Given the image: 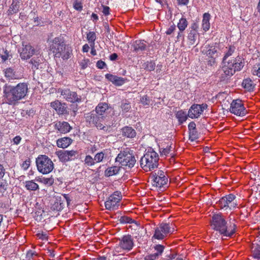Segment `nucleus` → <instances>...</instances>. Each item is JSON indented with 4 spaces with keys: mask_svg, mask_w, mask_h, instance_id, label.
Returning <instances> with one entry per match:
<instances>
[{
    "mask_svg": "<svg viewBox=\"0 0 260 260\" xmlns=\"http://www.w3.org/2000/svg\"><path fill=\"white\" fill-rule=\"evenodd\" d=\"M165 247L161 245L158 244L154 246V249L156 251V252L154 253L155 255H157V257L158 258L160 256L164 251Z\"/></svg>",
    "mask_w": 260,
    "mask_h": 260,
    "instance_id": "43",
    "label": "nucleus"
},
{
    "mask_svg": "<svg viewBox=\"0 0 260 260\" xmlns=\"http://www.w3.org/2000/svg\"><path fill=\"white\" fill-rule=\"evenodd\" d=\"M150 101V99L147 95H144L141 99V102L143 105H149Z\"/></svg>",
    "mask_w": 260,
    "mask_h": 260,
    "instance_id": "56",
    "label": "nucleus"
},
{
    "mask_svg": "<svg viewBox=\"0 0 260 260\" xmlns=\"http://www.w3.org/2000/svg\"><path fill=\"white\" fill-rule=\"evenodd\" d=\"M45 59L40 53L35 54L29 61L31 69L35 72L37 70L42 69Z\"/></svg>",
    "mask_w": 260,
    "mask_h": 260,
    "instance_id": "16",
    "label": "nucleus"
},
{
    "mask_svg": "<svg viewBox=\"0 0 260 260\" xmlns=\"http://www.w3.org/2000/svg\"><path fill=\"white\" fill-rule=\"evenodd\" d=\"M37 254L35 251L29 250L26 254V260H35L34 257L37 256Z\"/></svg>",
    "mask_w": 260,
    "mask_h": 260,
    "instance_id": "51",
    "label": "nucleus"
},
{
    "mask_svg": "<svg viewBox=\"0 0 260 260\" xmlns=\"http://www.w3.org/2000/svg\"><path fill=\"white\" fill-rule=\"evenodd\" d=\"M71 201L67 194L55 196L51 200V209L53 210L60 211L66 204L68 206Z\"/></svg>",
    "mask_w": 260,
    "mask_h": 260,
    "instance_id": "10",
    "label": "nucleus"
},
{
    "mask_svg": "<svg viewBox=\"0 0 260 260\" xmlns=\"http://www.w3.org/2000/svg\"><path fill=\"white\" fill-rule=\"evenodd\" d=\"M30 163V161L29 159H27V160H25L24 161H23V162L22 163V164L21 165V167H22V168H23V169L24 170H26L29 167Z\"/></svg>",
    "mask_w": 260,
    "mask_h": 260,
    "instance_id": "60",
    "label": "nucleus"
},
{
    "mask_svg": "<svg viewBox=\"0 0 260 260\" xmlns=\"http://www.w3.org/2000/svg\"><path fill=\"white\" fill-rule=\"evenodd\" d=\"M96 67L99 69H103L106 67V64L104 61L100 60L96 62Z\"/></svg>",
    "mask_w": 260,
    "mask_h": 260,
    "instance_id": "59",
    "label": "nucleus"
},
{
    "mask_svg": "<svg viewBox=\"0 0 260 260\" xmlns=\"http://www.w3.org/2000/svg\"><path fill=\"white\" fill-rule=\"evenodd\" d=\"M11 57V54L7 50L4 51V54L1 55V58L3 62L6 61L8 59H10Z\"/></svg>",
    "mask_w": 260,
    "mask_h": 260,
    "instance_id": "48",
    "label": "nucleus"
},
{
    "mask_svg": "<svg viewBox=\"0 0 260 260\" xmlns=\"http://www.w3.org/2000/svg\"><path fill=\"white\" fill-rule=\"evenodd\" d=\"M121 198L122 196L120 192L118 191L114 192L105 203L106 209L109 210H114Z\"/></svg>",
    "mask_w": 260,
    "mask_h": 260,
    "instance_id": "14",
    "label": "nucleus"
},
{
    "mask_svg": "<svg viewBox=\"0 0 260 260\" xmlns=\"http://www.w3.org/2000/svg\"><path fill=\"white\" fill-rule=\"evenodd\" d=\"M38 171L43 174H47L53 170L54 164L46 155H39L36 160Z\"/></svg>",
    "mask_w": 260,
    "mask_h": 260,
    "instance_id": "6",
    "label": "nucleus"
},
{
    "mask_svg": "<svg viewBox=\"0 0 260 260\" xmlns=\"http://www.w3.org/2000/svg\"><path fill=\"white\" fill-rule=\"evenodd\" d=\"M56 154L59 159L62 162L69 161V159L68 158L67 150H61L56 152Z\"/></svg>",
    "mask_w": 260,
    "mask_h": 260,
    "instance_id": "37",
    "label": "nucleus"
},
{
    "mask_svg": "<svg viewBox=\"0 0 260 260\" xmlns=\"http://www.w3.org/2000/svg\"><path fill=\"white\" fill-rule=\"evenodd\" d=\"M235 199V195L230 194L220 199L216 204L220 209L228 212L235 209L237 205Z\"/></svg>",
    "mask_w": 260,
    "mask_h": 260,
    "instance_id": "8",
    "label": "nucleus"
},
{
    "mask_svg": "<svg viewBox=\"0 0 260 260\" xmlns=\"http://www.w3.org/2000/svg\"><path fill=\"white\" fill-rule=\"evenodd\" d=\"M159 157L158 154L150 148L146 152L140 160L141 168L146 171H150L158 167Z\"/></svg>",
    "mask_w": 260,
    "mask_h": 260,
    "instance_id": "4",
    "label": "nucleus"
},
{
    "mask_svg": "<svg viewBox=\"0 0 260 260\" xmlns=\"http://www.w3.org/2000/svg\"><path fill=\"white\" fill-rule=\"evenodd\" d=\"M210 59L208 61V65L210 66H213L216 64V57H210Z\"/></svg>",
    "mask_w": 260,
    "mask_h": 260,
    "instance_id": "62",
    "label": "nucleus"
},
{
    "mask_svg": "<svg viewBox=\"0 0 260 260\" xmlns=\"http://www.w3.org/2000/svg\"><path fill=\"white\" fill-rule=\"evenodd\" d=\"M121 108L123 112H127L131 109V106L129 103H125L121 104Z\"/></svg>",
    "mask_w": 260,
    "mask_h": 260,
    "instance_id": "52",
    "label": "nucleus"
},
{
    "mask_svg": "<svg viewBox=\"0 0 260 260\" xmlns=\"http://www.w3.org/2000/svg\"><path fill=\"white\" fill-rule=\"evenodd\" d=\"M230 111L237 116H243L247 113L241 100L237 99L233 101L231 104Z\"/></svg>",
    "mask_w": 260,
    "mask_h": 260,
    "instance_id": "12",
    "label": "nucleus"
},
{
    "mask_svg": "<svg viewBox=\"0 0 260 260\" xmlns=\"http://www.w3.org/2000/svg\"><path fill=\"white\" fill-rule=\"evenodd\" d=\"M109 109L108 104L106 103H101L98 104L96 107L95 110L94 111L99 116H103V119L106 116V111Z\"/></svg>",
    "mask_w": 260,
    "mask_h": 260,
    "instance_id": "23",
    "label": "nucleus"
},
{
    "mask_svg": "<svg viewBox=\"0 0 260 260\" xmlns=\"http://www.w3.org/2000/svg\"><path fill=\"white\" fill-rule=\"evenodd\" d=\"M158 258L154 253L148 254L144 257V260H157Z\"/></svg>",
    "mask_w": 260,
    "mask_h": 260,
    "instance_id": "53",
    "label": "nucleus"
},
{
    "mask_svg": "<svg viewBox=\"0 0 260 260\" xmlns=\"http://www.w3.org/2000/svg\"><path fill=\"white\" fill-rule=\"evenodd\" d=\"M175 228L172 223L162 222L155 228L153 238L162 240L168 235L173 234Z\"/></svg>",
    "mask_w": 260,
    "mask_h": 260,
    "instance_id": "7",
    "label": "nucleus"
},
{
    "mask_svg": "<svg viewBox=\"0 0 260 260\" xmlns=\"http://www.w3.org/2000/svg\"><path fill=\"white\" fill-rule=\"evenodd\" d=\"M120 168L121 167L116 166L108 167L105 171V175L107 177H110L117 175L119 173Z\"/></svg>",
    "mask_w": 260,
    "mask_h": 260,
    "instance_id": "28",
    "label": "nucleus"
},
{
    "mask_svg": "<svg viewBox=\"0 0 260 260\" xmlns=\"http://www.w3.org/2000/svg\"><path fill=\"white\" fill-rule=\"evenodd\" d=\"M105 157V154L103 151L97 153L94 157L95 164L102 162Z\"/></svg>",
    "mask_w": 260,
    "mask_h": 260,
    "instance_id": "41",
    "label": "nucleus"
},
{
    "mask_svg": "<svg viewBox=\"0 0 260 260\" xmlns=\"http://www.w3.org/2000/svg\"><path fill=\"white\" fill-rule=\"evenodd\" d=\"M5 76L8 80H12L18 79V77L14 70L11 68H9L4 71Z\"/></svg>",
    "mask_w": 260,
    "mask_h": 260,
    "instance_id": "30",
    "label": "nucleus"
},
{
    "mask_svg": "<svg viewBox=\"0 0 260 260\" xmlns=\"http://www.w3.org/2000/svg\"><path fill=\"white\" fill-rule=\"evenodd\" d=\"M35 54L34 48L30 45H26L24 46L20 55L22 59H27L31 57Z\"/></svg>",
    "mask_w": 260,
    "mask_h": 260,
    "instance_id": "20",
    "label": "nucleus"
},
{
    "mask_svg": "<svg viewBox=\"0 0 260 260\" xmlns=\"http://www.w3.org/2000/svg\"><path fill=\"white\" fill-rule=\"evenodd\" d=\"M121 132L123 137L128 138H133L136 136V131L130 126H124L121 129Z\"/></svg>",
    "mask_w": 260,
    "mask_h": 260,
    "instance_id": "24",
    "label": "nucleus"
},
{
    "mask_svg": "<svg viewBox=\"0 0 260 260\" xmlns=\"http://www.w3.org/2000/svg\"><path fill=\"white\" fill-rule=\"evenodd\" d=\"M155 63L153 61H147L143 64V68L149 71H153L155 69Z\"/></svg>",
    "mask_w": 260,
    "mask_h": 260,
    "instance_id": "40",
    "label": "nucleus"
},
{
    "mask_svg": "<svg viewBox=\"0 0 260 260\" xmlns=\"http://www.w3.org/2000/svg\"><path fill=\"white\" fill-rule=\"evenodd\" d=\"M28 92V85L25 83H19L16 86L6 84L3 87L4 102L10 105L16 104L24 99Z\"/></svg>",
    "mask_w": 260,
    "mask_h": 260,
    "instance_id": "2",
    "label": "nucleus"
},
{
    "mask_svg": "<svg viewBox=\"0 0 260 260\" xmlns=\"http://www.w3.org/2000/svg\"><path fill=\"white\" fill-rule=\"evenodd\" d=\"M66 46L63 40L59 37L55 38L52 41V44L50 46V49L54 53V57H60L61 53Z\"/></svg>",
    "mask_w": 260,
    "mask_h": 260,
    "instance_id": "13",
    "label": "nucleus"
},
{
    "mask_svg": "<svg viewBox=\"0 0 260 260\" xmlns=\"http://www.w3.org/2000/svg\"><path fill=\"white\" fill-rule=\"evenodd\" d=\"M73 5L74 8L77 10L80 11L82 9V6L81 3L77 1L74 2Z\"/></svg>",
    "mask_w": 260,
    "mask_h": 260,
    "instance_id": "58",
    "label": "nucleus"
},
{
    "mask_svg": "<svg viewBox=\"0 0 260 260\" xmlns=\"http://www.w3.org/2000/svg\"><path fill=\"white\" fill-rule=\"evenodd\" d=\"M176 117L180 124L185 122L187 118L186 112L183 110L178 111L176 114Z\"/></svg>",
    "mask_w": 260,
    "mask_h": 260,
    "instance_id": "34",
    "label": "nucleus"
},
{
    "mask_svg": "<svg viewBox=\"0 0 260 260\" xmlns=\"http://www.w3.org/2000/svg\"><path fill=\"white\" fill-rule=\"evenodd\" d=\"M105 77L109 81L112 82L113 84H114V82L115 81V79H117V76L110 74H107L105 75Z\"/></svg>",
    "mask_w": 260,
    "mask_h": 260,
    "instance_id": "54",
    "label": "nucleus"
},
{
    "mask_svg": "<svg viewBox=\"0 0 260 260\" xmlns=\"http://www.w3.org/2000/svg\"><path fill=\"white\" fill-rule=\"evenodd\" d=\"M58 92L60 93L63 98L68 102L71 103L81 102V97L78 96L76 92L71 91L69 89H59Z\"/></svg>",
    "mask_w": 260,
    "mask_h": 260,
    "instance_id": "15",
    "label": "nucleus"
},
{
    "mask_svg": "<svg viewBox=\"0 0 260 260\" xmlns=\"http://www.w3.org/2000/svg\"><path fill=\"white\" fill-rule=\"evenodd\" d=\"M86 122L90 125L96 126L98 129L107 131L108 127L103 125L102 122L104 120L103 116H99L94 111L85 115Z\"/></svg>",
    "mask_w": 260,
    "mask_h": 260,
    "instance_id": "9",
    "label": "nucleus"
},
{
    "mask_svg": "<svg viewBox=\"0 0 260 260\" xmlns=\"http://www.w3.org/2000/svg\"><path fill=\"white\" fill-rule=\"evenodd\" d=\"M21 4V0H13L12 3L8 10L9 15H12L18 12Z\"/></svg>",
    "mask_w": 260,
    "mask_h": 260,
    "instance_id": "27",
    "label": "nucleus"
},
{
    "mask_svg": "<svg viewBox=\"0 0 260 260\" xmlns=\"http://www.w3.org/2000/svg\"><path fill=\"white\" fill-rule=\"evenodd\" d=\"M242 86L247 91H251L253 90L254 85L252 80L249 78L244 79L242 82Z\"/></svg>",
    "mask_w": 260,
    "mask_h": 260,
    "instance_id": "32",
    "label": "nucleus"
},
{
    "mask_svg": "<svg viewBox=\"0 0 260 260\" xmlns=\"http://www.w3.org/2000/svg\"><path fill=\"white\" fill-rule=\"evenodd\" d=\"M119 220L121 223H132L135 222L134 220L125 216H121Z\"/></svg>",
    "mask_w": 260,
    "mask_h": 260,
    "instance_id": "44",
    "label": "nucleus"
},
{
    "mask_svg": "<svg viewBox=\"0 0 260 260\" xmlns=\"http://www.w3.org/2000/svg\"><path fill=\"white\" fill-rule=\"evenodd\" d=\"M68 158H69L70 161L74 160L77 158L78 156V152L75 150H67Z\"/></svg>",
    "mask_w": 260,
    "mask_h": 260,
    "instance_id": "45",
    "label": "nucleus"
},
{
    "mask_svg": "<svg viewBox=\"0 0 260 260\" xmlns=\"http://www.w3.org/2000/svg\"><path fill=\"white\" fill-rule=\"evenodd\" d=\"M235 50V47L230 46L222 59L223 66L221 74V80L224 81L232 77L236 72L240 71L244 67V62L239 56L235 58H230Z\"/></svg>",
    "mask_w": 260,
    "mask_h": 260,
    "instance_id": "1",
    "label": "nucleus"
},
{
    "mask_svg": "<svg viewBox=\"0 0 260 260\" xmlns=\"http://www.w3.org/2000/svg\"><path fill=\"white\" fill-rule=\"evenodd\" d=\"M176 29V25L175 24H173L171 25L169 28L166 31V34L168 35H170L172 34Z\"/></svg>",
    "mask_w": 260,
    "mask_h": 260,
    "instance_id": "57",
    "label": "nucleus"
},
{
    "mask_svg": "<svg viewBox=\"0 0 260 260\" xmlns=\"http://www.w3.org/2000/svg\"><path fill=\"white\" fill-rule=\"evenodd\" d=\"M51 106L59 114H63L66 111L65 105L57 100L51 103Z\"/></svg>",
    "mask_w": 260,
    "mask_h": 260,
    "instance_id": "25",
    "label": "nucleus"
},
{
    "mask_svg": "<svg viewBox=\"0 0 260 260\" xmlns=\"http://www.w3.org/2000/svg\"><path fill=\"white\" fill-rule=\"evenodd\" d=\"M210 19V15L208 13H205L203 14L202 20V27L204 31H207L210 27L209 22Z\"/></svg>",
    "mask_w": 260,
    "mask_h": 260,
    "instance_id": "29",
    "label": "nucleus"
},
{
    "mask_svg": "<svg viewBox=\"0 0 260 260\" xmlns=\"http://www.w3.org/2000/svg\"><path fill=\"white\" fill-rule=\"evenodd\" d=\"M64 48H64V49H62L63 51L61 53L62 54L60 57H61L63 60H66L70 58L72 54V50L71 49V48L69 46L66 45Z\"/></svg>",
    "mask_w": 260,
    "mask_h": 260,
    "instance_id": "35",
    "label": "nucleus"
},
{
    "mask_svg": "<svg viewBox=\"0 0 260 260\" xmlns=\"http://www.w3.org/2000/svg\"><path fill=\"white\" fill-rule=\"evenodd\" d=\"M5 174V169L3 165L0 164V179H2Z\"/></svg>",
    "mask_w": 260,
    "mask_h": 260,
    "instance_id": "63",
    "label": "nucleus"
},
{
    "mask_svg": "<svg viewBox=\"0 0 260 260\" xmlns=\"http://www.w3.org/2000/svg\"><path fill=\"white\" fill-rule=\"evenodd\" d=\"M252 73L254 76H257L260 78V66H254L252 70Z\"/></svg>",
    "mask_w": 260,
    "mask_h": 260,
    "instance_id": "55",
    "label": "nucleus"
},
{
    "mask_svg": "<svg viewBox=\"0 0 260 260\" xmlns=\"http://www.w3.org/2000/svg\"><path fill=\"white\" fill-rule=\"evenodd\" d=\"M189 140L193 142L199 138V134L197 130H193L189 131Z\"/></svg>",
    "mask_w": 260,
    "mask_h": 260,
    "instance_id": "46",
    "label": "nucleus"
},
{
    "mask_svg": "<svg viewBox=\"0 0 260 260\" xmlns=\"http://www.w3.org/2000/svg\"><path fill=\"white\" fill-rule=\"evenodd\" d=\"M211 226L213 229L219 232L220 235L225 237H231L235 232L234 224L233 227L228 228L227 223L224 217L221 214H214L212 217Z\"/></svg>",
    "mask_w": 260,
    "mask_h": 260,
    "instance_id": "3",
    "label": "nucleus"
},
{
    "mask_svg": "<svg viewBox=\"0 0 260 260\" xmlns=\"http://www.w3.org/2000/svg\"><path fill=\"white\" fill-rule=\"evenodd\" d=\"M133 47L135 51H142L145 49L146 44L144 41L136 40L133 44Z\"/></svg>",
    "mask_w": 260,
    "mask_h": 260,
    "instance_id": "31",
    "label": "nucleus"
},
{
    "mask_svg": "<svg viewBox=\"0 0 260 260\" xmlns=\"http://www.w3.org/2000/svg\"><path fill=\"white\" fill-rule=\"evenodd\" d=\"M188 25V22L185 18L182 17L177 24V27L181 32H183Z\"/></svg>",
    "mask_w": 260,
    "mask_h": 260,
    "instance_id": "36",
    "label": "nucleus"
},
{
    "mask_svg": "<svg viewBox=\"0 0 260 260\" xmlns=\"http://www.w3.org/2000/svg\"><path fill=\"white\" fill-rule=\"evenodd\" d=\"M189 131L196 130V124L194 122H191L188 124Z\"/></svg>",
    "mask_w": 260,
    "mask_h": 260,
    "instance_id": "64",
    "label": "nucleus"
},
{
    "mask_svg": "<svg viewBox=\"0 0 260 260\" xmlns=\"http://www.w3.org/2000/svg\"><path fill=\"white\" fill-rule=\"evenodd\" d=\"M204 54L206 55L208 57H217L218 52L217 49L214 46L206 45L202 51Z\"/></svg>",
    "mask_w": 260,
    "mask_h": 260,
    "instance_id": "22",
    "label": "nucleus"
},
{
    "mask_svg": "<svg viewBox=\"0 0 260 260\" xmlns=\"http://www.w3.org/2000/svg\"><path fill=\"white\" fill-rule=\"evenodd\" d=\"M133 239L131 235H126L119 239V243L115 247L116 251L119 252V249H122L125 251L131 250L134 246Z\"/></svg>",
    "mask_w": 260,
    "mask_h": 260,
    "instance_id": "11",
    "label": "nucleus"
},
{
    "mask_svg": "<svg viewBox=\"0 0 260 260\" xmlns=\"http://www.w3.org/2000/svg\"><path fill=\"white\" fill-rule=\"evenodd\" d=\"M252 255L254 258L260 260V246L254 248L252 250Z\"/></svg>",
    "mask_w": 260,
    "mask_h": 260,
    "instance_id": "47",
    "label": "nucleus"
},
{
    "mask_svg": "<svg viewBox=\"0 0 260 260\" xmlns=\"http://www.w3.org/2000/svg\"><path fill=\"white\" fill-rule=\"evenodd\" d=\"M115 161L119 162L121 165V167L129 169L135 166L136 160L133 153L126 150L120 152L116 157Z\"/></svg>",
    "mask_w": 260,
    "mask_h": 260,
    "instance_id": "5",
    "label": "nucleus"
},
{
    "mask_svg": "<svg viewBox=\"0 0 260 260\" xmlns=\"http://www.w3.org/2000/svg\"><path fill=\"white\" fill-rule=\"evenodd\" d=\"M126 80L125 78L117 76V79H115L114 84L116 86H121L125 82Z\"/></svg>",
    "mask_w": 260,
    "mask_h": 260,
    "instance_id": "50",
    "label": "nucleus"
},
{
    "mask_svg": "<svg viewBox=\"0 0 260 260\" xmlns=\"http://www.w3.org/2000/svg\"><path fill=\"white\" fill-rule=\"evenodd\" d=\"M25 187L26 189L31 191H36L39 189V185L33 180L26 181L25 182Z\"/></svg>",
    "mask_w": 260,
    "mask_h": 260,
    "instance_id": "33",
    "label": "nucleus"
},
{
    "mask_svg": "<svg viewBox=\"0 0 260 260\" xmlns=\"http://www.w3.org/2000/svg\"><path fill=\"white\" fill-rule=\"evenodd\" d=\"M37 181L41 182L45 185H48L49 186L52 185L54 183V179L53 178H39L37 179Z\"/></svg>",
    "mask_w": 260,
    "mask_h": 260,
    "instance_id": "38",
    "label": "nucleus"
},
{
    "mask_svg": "<svg viewBox=\"0 0 260 260\" xmlns=\"http://www.w3.org/2000/svg\"><path fill=\"white\" fill-rule=\"evenodd\" d=\"M207 108V105L206 104H193L188 110L187 116L192 119L197 118Z\"/></svg>",
    "mask_w": 260,
    "mask_h": 260,
    "instance_id": "18",
    "label": "nucleus"
},
{
    "mask_svg": "<svg viewBox=\"0 0 260 260\" xmlns=\"http://www.w3.org/2000/svg\"><path fill=\"white\" fill-rule=\"evenodd\" d=\"M84 164L87 167H91L95 164L94 158L90 155H87L84 159Z\"/></svg>",
    "mask_w": 260,
    "mask_h": 260,
    "instance_id": "39",
    "label": "nucleus"
},
{
    "mask_svg": "<svg viewBox=\"0 0 260 260\" xmlns=\"http://www.w3.org/2000/svg\"><path fill=\"white\" fill-rule=\"evenodd\" d=\"M198 24L196 22H193L188 28L187 39L190 45H193L196 43L197 38L199 35L198 30Z\"/></svg>",
    "mask_w": 260,
    "mask_h": 260,
    "instance_id": "19",
    "label": "nucleus"
},
{
    "mask_svg": "<svg viewBox=\"0 0 260 260\" xmlns=\"http://www.w3.org/2000/svg\"><path fill=\"white\" fill-rule=\"evenodd\" d=\"M154 184L157 187H161L166 184L168 182V178L166 176L165 173L161 170H158L152 173Z\"/></svg>",
    "mask_w": 260,
    "mask_h": 260,
    "instance_id": "17",
    "label": "nucleus"
},
{
    "mask_svg": "<svg viewBox=\"0 0 260 260\" xmlns=\"http://www.w3.org/2000/svg\"><path fill=\"white\" fill-rule=\"evenodd\" d=\"M54 127L61 134L68 133L72 128L69 123L66 121H57L55 124Z\"/></svg>",
    "mask_w": 260,
    "mask_h": 260,
    "instance_id": "21",
    "label": "nucleus"
},
{
    "mask_svg": "<svg viewBox=\"0 0 260 260\" xmlns=\"http://www.w3.org/2000/svg\"><path fill=\"white\" fill-rule=\"evenodd\" d=\"M171 148L172 147L171 146H167L166 148H159L160 154L162 155H167L171 151Z\"/></svg>",
    "mask_w": 260,
    "mask_h": 260,
    "instance_id": "49",
    "label": "nucleus"
},
{
    "mask_svg": "<svg viewBox=\"0 0 260 260\" xmlns=\"http://www.w3.org/2000/svg\"><path fill=\"white\" fill-rule=\"evenodd\" d=\"M96 38V34L93 31H89L87 34V39L89 43L92 44V45L94 44V41H95Z\"/></svg>",
    "mask_w": 260,
    "mask_h": 260,
    "instance_id": "42",
    "label": "nucleus"
},
{
    "mask_svg": "<svg viewBox=\"0 0 260 260\" xmlns=\"http://www.w3.org/2000/svg\"><path fill=\"white\" fill-rule=\"evenodd\" d=\"M102 7L103 8V9L102 11L103 13L106 16L110 14V12H109L110 8L108 6H103V5H102Z\"/></svg>",
    "mask_w": 260,
    "mask_h": 260,
    "instance_id": "61",
    "label": "nucleus"
},
{
    "mask_svg": "<svg viewBox=\"0 0 260 260\" xmlns=\"http://www.w3.org/2000/svg\"><path fill=\"white\" fill-rule=\"evenodd\" d=\"M72 142V140L69 137H63L57 140L56 144L58 147L64 148L68 147Z\"/></svg>",
    "mask_w": 260,
    "mask_h": 260,
    "instance_id": "26",
    "label": "nucleus"
}]
</instances>
